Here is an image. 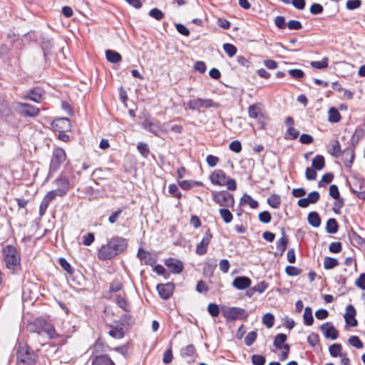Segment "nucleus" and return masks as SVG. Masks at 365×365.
<instances>
[{"label":"nucleus","mask_w":365,"mask_h":365,"mask_svg":"<svg viewBox=\"0 0 365 365\" xmlns=\"http://www.w3.org/2000/svg\"><path fill=\"white\" fill-rule=\"evenodd\" d=\"M299 135V133L294 127L288 128L285 133V138L289 140L296 139Z\"/></svg>","instance_id":"nucleus-47"},{"label":"nucleus","mask_w":365,"mask_h":365,"mask_svg":"<svg viewBox=\"0 0 365 365\" xmlns=\"http://www.w3.org/2000/svg\"><path fill=\"white\" fill-rule=\"evenodd\" d=\"M212 200L222 207H233L235 205L234 196L228 191H212Z\"/></svg>","instance_id":"nucleus-5"},{"label":"nucleus","mask_w":365,"mask_h":365,"mask_svg":"<svg viewBox=\"0 0 365 365\" xmlns=\"http://www.w3.org/2000/svg\"><path fill=\"white\" fill-rule=\"evenodd\" d=\"M287 243L288 238L283 233L282 237L276 243L277 249L278 251H279L281 255H283L284 252L286 250Z\"/></svg>","instance_id":"nucleus-32"},{"label":"nucleus","mask_w":365,"mask_h":365,"mask_svg":"<svg viewBox=\"0 0 365 365\" xmlns=\"http://www.w3.org/2000/svg\"><path fill=\"white\" fill-rule=\"evenodd\" d=\"M173 358L172 349H168L164 352L163 361L166 364H170L173 361Z\"/></svg>","instance_id":"nucleus-63"},{"label":"nucleus","mask_w":365,"mask_h":365,"mask_svg":"<svg viewBox=\"0 0 365 365\" xmlns=\"http://www.w3.org/2000/svg\"><path fill=\"white\" fill-rule=\"evenodd\" d=\"M361 0H349L346 1V7L349 10H354L361 6Z\"/></svg>","instance_id":"nucleus-52"},{"label":"nucleus","mask_w":365,"mask_h":365,"mask_svg":"<svg viewBox=\"0 0 365 365\" xmlns=\"http://www.w3.org/2000/svg\"><path fill=\"white\" fill-rule=\"evenodd\" d=\"M321 329L324 331L325 337L335 340L338 337V331L335 327L329 323L324 324L321 326Z\"/></svg>","instance_id":"nucleus-23"},{"label":"nucleus","mask_w":365,"mask_h":365,"mask_svg":"<svg viewBox=\"0 0 365 365\" xmlns=\"http://www.w3.org/2000/svg\"><path fill=\"white\" fill-rule=\"evenodd\" d=\"M311 66L314 68L317 69H324L326 68L328 66V58L324 57L322 61H312Z\"/></svg>","instance_id":"nucleus-44"},{"label":"nucleus","mask_w":365,"mask_h":365,"mask_svg":"<svg viewBox=\"0 0 365 365\" xmlns=\"http://www.w3.org/2000/svg\"><path fill=\"white\" fill-rule=\"evenodd\" d=\"M329 153L335 157L338 158L341 155V153H342L341 150V145L340 143L338 140H332L329 143Z\"/></svg>","instance_id":"nucleus-26"},{"label":"nucleus","mask_w":365,"mask_h":365,"mask_svg":"<svg viewBox=\"0 0 365 365\" xmlns=\"http://www.w3.org/2000/svg\"><path fill=\"white\" fill-rule=\"evenodd\" d=\"M43 90L40 88H35L28 91V93L22 96L24 99H29L36 103H39L42 99Z\"/></svg>","instance_id":"nucleus-19"},{"label":"nucleus","mask_w":365,"mask_h":365,"mask_svg":"<svg viewBox=\"0 0 365 365\" xmlns=\"http://www.w3.org/2000/svg\"><path fill=\"white\" fill-rule=\"evenodd\" d=\"M143 127L146 130L157 136H159L160 133L165 132L159 122H153L146 120L143 123Z\"/></svg>","instance_id":"nucleus-16"},{"label":"nucleus","mask_w":365,"mask_h":365,"mask_svg":"<svg viewBox=\"0 0 365 365\" xmlns=\"http://www.w3.org/2000/svg\"><path fill=\"white\" fill-rule=\"evenodd\" d=\"M37 328L36 331L38 334H46L50 339H54L57 336V334L54 327L45 322L44 320L40 319L36 322Z\"/></svg>","instance_id":"nucleus-10"},{"label":"nucleus","mask_w":365,"mask_h":365,"mask_svg":"<svg viewBox=\"0 0 365 365\" xmlns=\"http://www.w3.org/2000/svg\"><path fill=\"white\" fill-rule=\"evenodd\" d=\"M53 183L57 187L56 190L59 193V196H63L69 190V182L66 177H60L55 180Z\"/></svg>","instance_id":"nucleus-18"},{"label":"nucleus","mask_w":365,"mask_h":365,"mask_svg":"<svg viewBox=\"0 0 365 365\" xmlns=\"http://www.w3.org/2000/svg\"><path fill=\"white\" fill-rule=\"evenodd\" d=\"M109 335L115 339H121L124 334L121 329L115 328L109 331Z\"/></svg>","instance_id":"nucleus-62"},{"label":"nucleus","mask_w":365,"mask_h":365,"mask_svg":"<svg viewBox=\"0 0 365 365\" xmlns=\"http://www.w3.org/2000/svg\"><path fill=\"white\" fill-rule=\"evenodd\" d=\"M287 337L284 334H278L274 339V346L278 349H282L284 343L286 341Z\"/></svg>","instance_id":"nucleus-37"},{"label":"nucleus","mask_w":365,"mask_h":365,"mask_svg":"<svg viewBox=\"0 0 365 365\" xmlns=\"http://www.w3.org/2000/svg\"><path fill=\"white\" fill-rule=\"evenodd\" d=\"M287 27L290 30H299L302 28V25L300 21L297 20H290L287 23Z\"/></svg>","instance_id":"nucleus-60"},{"label":"nucleus","mask_w":365,"mask_h":365,"mask_svg":"<svg viewBox=\"0 0 365 365\" xmlns=\"http://www.w3.org/2000/svg\"><path fill=\"white\" fill-rule=\"evenodd\" d=\"M166 266L170 270L175 274H179L182 271L183 264L182 263L175 259H169L165 262Z\"/></svg>","instance_id":"nucleus-24"},{"label":"nucleus","mask_w":365,"mask_h":365,"mask_svg":"<svg viewBox=\"0 0 365 365\" xmlns=\"http://www.w3.org/2000/svg\"><path fill=\"white\" fill-rule=\"evenodd\" d=\"M92 365H115V364L108 356L102 354L96 356L92 359Z\"/></svg>","instance_id":"nucleus-25"},{"label":"nucleus","mask_w":365,"mask_h":365,"mask_svg":"<svg viewBox=\"0 0 365 365\" xmlns=\"http://www.w3.org/2000/svg\"><path fill=\"white\" fill-rule=\"evenodd\" d=\"M329 120L331 123H338L340 119V113H339L338 110L334 107L331 108L329 110Z\"/></svg>","instance_id":"nucleus-38"},{"label":"nucleus","mask_w":365,"mask_h":365,"mask_svg":"<svg viewBox=\"0 0 365 365\" xmlns=\"http://www.w3.org/2000/svg\"><path fill=\"white\" fill-rule=\"evenodd\" d=\"M349 343L356 349L363 348V343L357 336H351L349 338Z\"/></svg>","instance_id":"nucleus-49"},{"label":"nucleus","mask_w":365,"mask_h":365,"mask_svg":"<svg viewBox=\"0 0 365 365\" xmlns=\"http://www.w3.org/2000/svg\"><path fill=\"white\" fill-rule=\"evenodd\" d=\"M222 312L223 317L230 320L245 319L249 315L245 309L235 307H223L222 308Z\"/></svg>","instance_id":"nucleus-6"},{"label":"nucleus","mask_w":365,"mask_h":365,"mask_svg":"<svg viewBox=\"0 0 365 365\" xmlns=\"http://www.w3.org/2000/svg\"><path fill=\"white\" fill-rule=\"evenodd\" d=\"M212 238V235L208 229L202 237L201 242L197 245L195 252L199 255H205L207 252L208 245Z\"/></svg>","instance_id":"nucleus-11"},{"label":"nucleus","mask_w":365,"mask_h":365,"mask_svg":"<svg viewBox=\"0 0 365 365\" xmlns=\"http://www.w3.org/2000/svg\"><path fill=\"white\" fill-rule=\"evenodd\" d=\"M355 285L362 290H365V273L361 274L355 281Z\"/></svg>","instance_id":"nucleus-56"},{"label":"nucleus","mask_w":365,"mask_h":365,"mask_svg":"<svg viewBox=\"0 0 365 365\" xmlns=\"http://www.w3.org/2000/svg\"><path fill=\"white\" fill-rule=\"evenodd\" d=\"M251 279L247 277H237L232 282V285L237 289L242 290L249 287Z\"/></svg>","instance_id":"nucleus-22"},{"label":"nucleus","mask_w":365,"mask_h":365,"mask_svg":"<svg viewBox=\"0 0 365 365\" xmlns=\"http://www.w3.org/2000/svg\"><path fill=\"white\" fill-rule=\"evenodd\" d=\"M306 178L308 180H314L317 178V172L312 168H307L305 172Z\"/></svg>","instance_id":"nucleus-58"},{"label":"nucleus","mask_w":365,"mask_h":365,"mask_svg":"<svg viewBox=\"0 0 365 365\" xmlns=\"http://www.w3.org/2000/svg\"><path fill=\"white\" fill-rule=\"evenodd\" d=\"M227 176L225 173L220 169L215 170L210 176V180L213 185L223 186L225 185Z\"/></svg>","instance_id":"nucleus-13"},{"label":"nucleus","mask_w":365,"mask_h":365,"mask_svg":"<svg viewBox=\"0 0 365 365\" xmlns=\"http://www.w3.org/2000/svg\"><path fill=\"white\" fill-rule=\"evenodd\" d=\"M128 247L126 239L114 236L106 245H103L98 251V257L101 260L110 259L124 252Z\"/></svg>","instance_id":"nucleus-1"},{"label":"nucleus","mask_w":365,"mask_h":365,"mask_svg":"<svg viewBox=\"0 0 365 365\" xmlns=\"http://www.w3.org/2000/svg\"><path fill=\"white\" fill-rule=\"evenodd\" d=\"M312 165L314 169L317 170H322L325 166V160L324 156L321 155H316L312 162Z\"/></svg>","instance_id":"nucleus-28"},{"label":"nucleus","mask_w":365,"mask_h":365,"mask_svg":"<svg viewBox=\"0 0 365 365\" xmlns=\"http://www.w3.org/2000/svg\"><path fill=\"white\" fill-rule=\"evenodd\" d=\"M340 156H341V159L346 167L350 168L352 165L354 159V151L353 148L349 147L344 149Z\"/></svg>","instance_id":"nucleus-21"},{"label":"nucleus","mask_w":365,"mask_h":365,"mask_svg":"<svg viewBox=\"0 0 365 365\" xmlns=\"http://www.w3.org/2000/svg\"><path fill=\"white\" fill-rule=\"evenodd\" d=\"M329 351L330 355L333 357H336L338 356H342L341 354V345L339 344H334L331 345L329 348Z\"/></svg>","instance_id":"nucleus-42"},{"label":"nucleus","mask_w":365,"mask_h":365,"mask_svg":"<svg viewBox=\"0 0 365 365\" xmlns=\"http://www.w3.org/2000/svg\"><path fill=\"white\" fill-rule=\"evenodd\" d=\"M207 312L212 317H216L220 314V308L217 304L210 303L207 306Z\"/></svg>","instance_id":"nucleus-46"},{"label":"nucleus","mask_w":365,"mask_h":365,"mask_svg":"<svg viewBox=\"0 0 365 365\" xmlns=\"http://www.w3.org/2000/svg\"><path fill=\"white\" fill-rule=\"evenodd\" d=\"M307 221L314 227H318L321 225V218L317 212H311L307 217Z\"/></svg>","instance_id":"nucleus-27"},{"label":"nucleus","mask_w":365,"mask_h":365,"mask_svg":"<svg viewBox=\"0 0 365 365\" xmlns=\"http://www.w3.org/2000/svg\"><path fill=\"white\" fill-rule=\"evenodd\" d=\"M356 312L353 305L349 304L346 307V313L344 316L346 323L352 327L357 326V320L355 318Z\"/></svg>","instance_id":"nucleus-17"},{"label":"nucleus","mask_w":365,"mask_h":365,"mask_svg":"<svg viewBox=\"0 0 365 365\" xmlns=\"http://www.w3.org/2000/svg\"><path fill=\"white\" fill-rule=\"evenodd\" d=\"M262 323L267 327L272 328L274 324V317L271 313L265 314L262 317Z\"/></svg>","instance_id":"nucleus-43"},{"label":"nucleus","mask_w":365,"mask_h":365,"mask_svg":"<svg viewBox=\"0 0 365 365\" xmlns=\"http://www.w3.org/2000/svg\"><path fill=\"white\" fill-rule=\"evenodd\" d=\"M320 197V195L317 191L310 192L305 198H301L298 200L297 205L300 207H307L310 204L316 203Z\"/></svg>","instance_id":"nucleus-14"},{"label":"nucleus","mask_w":365,"mask_h":365,"mask_svg":"<svg viewBox=\"0 0 365 365\" xmlns=\"http://www.w3.org/2000/svg\"><path fill=\"white\" fill-rule=\"evenodd\" d=\"M272 219L271 215L268 211H263L259 214V220L261 222L269 223Z\"/></svg>","instance_id":"nucleus-55"},{"label":"nucleus","mask_w":365,"mask_h":365,"mask_svg":"<svg viewBox=\"0 0 365 365\" xmlns=\"http://www.w3.org/2000/svg\"><path fill=\"white\" fill-rule=\"evenodd\" d=\"M267 203L273 208H277L281 204L280 197L277 195H272L267 198Z\"/></svg>","instance_id":"nucleus-40"},{"label":"nucleus","mask_w":365,"mask_h":365,"mask_svg":"<svg viewBox=\"0 0 365 365\" xmlns=\"http://www.w3.org/2000/svg\"><path fill=\"white\" fill-rule=\"evenodd\" d=\"M2 253L7 269L14 272L21 269V256L14 246H6L3 249Z\"/></svg>","instance_id":"nucleus-2"},{"label":"nucleus","mask_w":365,"mask_h":365,"mask_svg":"<svg viewBox=\"0 0 365 365\" xmlns=\"http://www.w3.org/2000/svg\"><path fill=\"white\" fill-rule=\"evenodd\" d=\"M339 229L338 223L334 218H330L327 220L326 225L327 232L329 234H335Z\"/></svg>","instance_id":"nucleus-31"},{"label":"nucleus","mask_w":365,"mask_h":365,"mask_svg":"<svg viewBox=\"0 0 365 365\" xmlns=\"http://www.w3.org/2000/svg\"><path fill=\"white\" fill-rule=\"evenodd\" d=\"M106 59L110 63H118L121 61L122 57L120 54L113 50H107L106 51Z\"/></svg>","instance_id":"nucleus-30"},{"label":"nucleus","mask_w":365,"mask_h":365,"mask_svg":"<svg viewBox=\"0 0 365 365\" xmlns=\"http://www.w3.org/2000/svg\"><path fill=\"white\" fill-rule=\"evenodd\" d=\"M257 334L256 331H252L247 334L245 339V343L247 346H251L257 339Z\"/></svg>","instance_id":"nucleus-48"},{"label":"nucleus","mask_w":365,"mask_h":365,"mask_svg":"<svg viewBox=\"0 0 365 365\" xmlns=\"http://www.w3.org/2000/svg\"><path fill=\"white\" fill-rule=\"evenodd\" d=\"M241 205H248L252 209L258 207V202L254 200L250 195L244 194L240 199Z\"/></svg>","instance_id":"nucleus-29"},{"label":"nucleus","mask_w":365,"mask_h":365,"mask_svg":"<svg viewBox=\"0 0 365 365\" xmlns=\"http://www.w3.org/2000/svg\"><path fill=\"white\" fill-rule=\"evenodd\" d=\"M69 120L67 118H61L55 120L52 123V125L54 128H60L62 129L66 128L69 126Z\"/></svg>","instance_id":"nucleus-39"},{"label":"nucleus","mask_w":365,"mask_h":365,"mask_svg":"<svg viewBox=\"0 0 365 365\" xmlns=\"http://www.w3.org/2000/svg\"><path fill=\"white\" fill-rule=\"evenodd\" d=\"M265 361V357L262 355L253 354L252 356V362L255 365H264Z\"/></svg>","instance_id":"nucleus-51"},{"label":"nucleus","mask_w":365,"mask_h":365,"mask_svg":"<svg viewBox=\"0 0 365 365\" xmlns=\"http://www.w3.org/2000/svg\"><path fill=\"white\" fill-rule=\"evenodd\" d=\"M216 104L212 99L197 98L187 102L189 109L199 110L200 108H210L215 107Z\"/></svg>","instance_id":"nucleus-9"},{"label":"nucleus","mask_w":365,"mask_h":365,"mask_svg":"<svg viewBox=\"0 0 365 365\" xmlns=\"http://www.w3.org/2000/svg\"><path fill=\"white\" fill-rule=\"evenodd\" d=\"M195 353L196 349L193 344H189L180 349V355L182 357L193 356Z\"/></svg>","instance_id":"nucleus-35"},{"label":"nucleus","mask_w":365,"mask_h":365,"mask_svg":"<svg viewBox=\"0 0 365 365\" xmlns=\"http://www.w3.org/2000/svg\"><path fill=\"white\" fill-rule=\"evenodd\" d=\"M18 113L24 117L35 118L39 115L40 110L37 107L26 103H16Z\"/></svg>","instance_id":"nucleus-8"},{"label":"nucleus","mask_w":365,"mask_h":365,"mask_svg":"<svg viewBox=\"0 0 365 365\" xmlns=\"http://www.w3.org/2000/svg\"><path fill=\"white\" fill-rule=\"evenodd\" d=\"M253 287L256 292L262 294L268 288V284L265 281H262Z\"/></svg>","instance_id":"nucleus-54"},{"label":"nucleus","mask_w":365,"mask_h":365,"mask_svg":"<svg viewBox=\"0 0 365 365\" xmlns=\"http://www.w3.org/2000/svg\"><path fill=\"white\" fill-rule=\"evenodd\" d=\"M289 75L297 79H300L303 78L304 73V72L300 69H291L289 71Z\"/></svg>","instance_id":"nucleus-64"},{"label":"nucleus","mask_w":365,"mask_h":365,"mask_svg":"<svg viewBox=\"0 0 365 365\" xmlns=\"http://www.w3.org/2000/svg\"><path fill=\"white\" fill-rule=\"evenodd\" d=\"M229 207L221 208L219 210V213L220 217L223 220V221L228 224L232 222L233 219V215L231 212L228 210Z\"/></svg>","instance_id":"nucleus-33"},{"label":"nucleus","mask_w":365,"mask_h":365,"mask_svg":"<svg viewBox=\"0 0 365 365\" xmlns=\"http://www.w3.org/2000/svg\"><path fill=\"white\" fill-rule=\"evenodd\" d=\"M37 355L26 344H19L16 351V365H35Z\"/></svg>","instance_id":"nucleus-3"},{"label":"nucleus","mask_w":365,"mask_h":365,"mask_svg":"<svg viewBox=\"0 0 365 365\" xmlns=\"http://www.w3.org/2000/svg\"><path fill=\"white\" fill-rule=\"evenodd\" d=\"M115 302L118 305L119 307H120L122 309L126 312H130V306L128 303L127 300L120 295H116Z\"/></svg>","instance_id":"nucleus-34"},{"label":"nucleus","mask_w":365,"mask_h":365,"mask_svg":"<svg viewBox=\"0 0 365 365\" xmlns=\"http://www.w3.org/2000/svg\"><path fill=\"white\" fill-rule=\"evenodd\" d=\"M137 257L139 258L142 263L153 266L155 263V259L151 253L143 250L140 248Z\"/></svg>","instance_id":"nucleus-20"},{"label":"nucleus","mask_w":365,"mask_h":365,"mask_svg":"<svg viewBox=\"0 0 365 365\" xmlns=\"http://www.w3.org/2000/svg\"><path fill=\"white\" fill-rule=\"evenodd\" d=\"M149 15L156 20H161L164 16L163 13L157 8L152 9L149 11Z\"/></svg>","instance_id":"nucleus-53"},{"label":"nucleus","mask_w":365,"mask_h":365,"mask_svg":"<svg viewBox=\"0 0 365 365\" xmlns=\"http://www.w3.org/2000/svg\"><path fill=\"white\" fill-rule=\"evenodd\" d=\"M335 200L336 201L334 203L333 210L335 213L339 214L340 213V210L343 207L344 202V200L340 197Z\"/></svg>","instance_id":"nucleus-61"},{"label":"nucleus","mask_w":365,"mask_h":365,"mask_svg":"<svg viewBox=\"0 0 365 365\" xmlns=\"http://www.w3.org/2000/svg\"><path fill=\"white\" fill-rule=\"evenodd\" d=\"M223 49L229 57L234 56L237 51L235 46L229 43L223 44Z\"/></svg>","instance_id":"nucleus-45"},{"label":"nucleus","mask_w":365,"mask_h":365,"mask_svg":"<svg viewBox=\"0 0 365 365\" xmlns=\"http://www.w3.org/2000/svg\"><path fill=\"white\" fill-rule=\"evenodd\" d=\"M138 150L144 157L147 158L149 155L150 150L146 143H139L137 145Z\"/></svg>","instance_id":"nucleus-50"},{"label":"nucleus","mask_w":365,"mask_h":365,"mask_svg":"<svg viewBox=\"0 0 365 365\" xmlns=\"http://www.w3.org/2000/svg\"><path fill=\"white\" fill-rule=\"evenodd\" d=\"M56 196H59V193L56 190L49 191L42 200L39 206V215L43 216L48 207L49 203L55 199Z\"/></svg>","instance_id":"nucleus-12"},{"label":"nucleus","mask_w":365,"mask_h":365,"mask_svg":"<svg viewBox=\"0 0 365 365\" xmlns=\"http://www.w3.org/2000/svg\"><path fill=\"white\" fill-rule=\"evenodd\" d=\"M157 290L160 297L163 299H167L171 297L174 290L173 283L160 284L157 286Z\"/></svg>","instance_id":"nucleus-15"},{"label":"nucleus","mask_w":365,"mask_h":365,"mask_svg":"<svg viewBox=\"0 0 365 365\" xmlns=\"http://www.w3.org/2000/svg\"><path fill=\"white\" fill-rule=\"evenodd\" d=\"M304 322L307 326L312 325L314 322V318L312 316V310L310 307H307L304 309V312L303 315Z\"/></svg>","instance_id":"nucleus-36"},{"label":"nucleus","mask_w":365,"mask_h":365,"mask_svg":"<svg viewBox=\"0 0 365 365\" xmlns=\"http://www.w3.org/2000/svg\"><path fill=\"white\" fill-rule=\"evenodd\" d=\"M169 192L174 197L180 199L182 196L179 192L178 187L175 184H170L168 187Z\"/></svg>","instance_id":"nucleus-59"},{"label":"nucleus","mask_w":365,"mask_h":365,"mask_svg":"<svg viewBox=\"0 0 365 365\" xmlns=\"http://www.w3.org/2000/svg\"><path fill=\"white\" fill-rule=\"evenodd\" d=\"M329 250L332 253H339L341 251V243L340 242H333L330 244Z\"/></svg>","instance_id":"nucleus-57"},{"label":"nucleus","mask_w":365,"mask_h":365,"mask_svg":"<svg viewBox=\"0 0 365 365\" xmlns=\"http://www.w3.org/2000/svg\"><path fill=\"white\" fill-rule=\"evenodd\" d=\"M338 260L335 258L327 257L324 261V267L325 269H331L338 265Z\"/></svg>","instance_id":"nucleus-41"},{"label":"nucleus","mask_w":365,"mask_h":365,"mask_svg":"<svg viewBox=\"0 0 365 365\" xmlns=\"http://www.w3.org/2000/svg\"><path fill=\"white\" fill-rule=\"evenodd\" d=\"M261 103H254L248 107V115L250 118L256 119L259 128L264 129L267 126L268 118L262 112Z\"/></svg>","instance_id":"nucleus-4"},{"label":"nucleus","mask_w":365,"mask_h":365,"mask_svg":"<svg viewBox=\"0 0 365 365\" xmlns=\"http://www.w3.org/2000/svg\"><path fill=\"white\" fill-rule=\"evenodd\" d=\"M66 160V154L64 150L61 148H55L51 160L49 173L57 171Z\"/></svg>","instance_id":"nucleus-7"}]
</instances>
